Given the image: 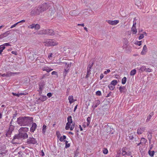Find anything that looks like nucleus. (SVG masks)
Segmentation results:
<instances>
[{"label": "nucleus", "instance_id": "obj_42", "mask_svg": "<svg viewBox=\"0 0 157 157\" xmlns=\"http://www.w3.org/2000/svg\"><path fill=\"white\" fill-rule=\"evenodd\" d=\"M56 134L58 138H60V136H61V134L60 132L59 131H57L56 132Z\"/></svg>", "mask_w": 157, "mask_h": 157}, {"label": "nucleus", "instance_id": "obj_24", "mask_svg": "<svg viewBox=\"0 0 157 157\" xmlns=\"http://www.w3.org/2000/svg\"><path fill=\"white\" fill-rule=\"evenodd\" d=\"M76 45L75 44H72L71 45L70 48H69L70 50L71 49L73 50V52L76 51Z\"/></svg>", "mask_w": 157, "mask_h": 157}, {"label": "nucleus", "instance_id": "obj_58", "mask_svg": "<svg viewBox=\"0 0 157 157\" xmlns=\"http://www.w3.org/2000/svg\"><path fill=\"white\" fill-rule=\"evenodd\" d=\"M10 134V132L9 131L6 134V136H9V135Z\"/></svg>", "mask_w": 157, "mask_h": 157}, {"label": "nucleus", "instance_id": "obj_52", "mask_svg": "<svg viewBox=\"0 0 157 157\" xmlns=\"http://www.w3.org/2000/svg\"><path fill=\"white\" fill-rule=\"evenodd\" d=\"M96 94L98 96H100L101 95V93L100 91H97L96 92Z\"/></svg>", "mask_w": 157, "mask_h": 157}, {"label": "nucleus", "instance_id": "obj_17", "mask_svg": "<svg viewBox=\"0 0 157 157\" xmlns=\"http://www.w3.org/2000/svg\"><path fill=\"white\" fill-rule=\"evenodd\" d=\"M29 128L27 127H21L19 130V132H25L29 131Z\"/></svg>", "mask_w": 157, "mask_h": 157}, {"label": "nucleus", "instance_id": "obj_47", "mask_svg": "<svg viewBox=\"0 0 157 157\" xmlns=\"http://www.w3.org/2000/svg\"><path fill=\"white\" fill-rule=\"evenodd\" d=\"M144 37V35L143 34H141L139 37V39L140 40L142 39Z\"/></svg>", "mask_w": 157, "mask_h": 157}, {"label": "nucleus", "instance_id": "obj_25", "mask_svg": "<svg viewBox=\"0 0 157 157\" xmlns=\"http://www.w3.org/2000/svg\"><path fill=\"white\" fill-rule=\"evenodd\" d=\"M8 151V150H6L4 151L3 152L0 153V157H3L6 155Z\"/></svg>", "mask_w": 157, "mask_h": 157}, {"label": "nucleus", "instance_id": "obj_7", "mask_svg": "<svg viewBox=\"0 0 157 157\" xmlns=\"http://www.w3.org/2000/svg\"><path fill=\"white\" fill-rule=\"evenodd\" d=\"M48 4L45 3L43 4L38 9L40 12H42L46 10L48 8Z\"/></svg>", "mask_w": 157, "mask_h": 157}, {"label": "nucleus", "instance_id": "obj_1", "mask_svg": "<svg viewBox=\"0 0 157 157\" xmlns=\"http://www.w3.org/2000/svg\"><path fill=\"white\" fill-rule=\"evenodd\" d=\"M33 118L29 117H19L17 119V123L21 125L24 126L28 124L33 121Z\"/></svg>", "mask_w": 157, "mask_h": 157}, {"label": "nucleus", "instance_id": "obj_57", "mask_svg": "<svg viewBox=\"0 0 157 157\" xmlns=\"http://www.w3.org/2000/svg\"><path fill=\"white\" fill-rule=\"evenodd\" d=\"M13 54H14L15 55H17V53L16 51H13L11 52Z\"/></svg>", "mask_w": 157, "mask_h": 157}, {"label": "nucleus", "instance_id": "obj_29", "mask_svg": "<svg viewBox=\"0 0 157 157\" xmlns=\"http://www.w3.org/2000/svg\"><path fill=\"white\" fill-rule=\"evenodd\" d=\"M147 138L149 139L150 143L151 141V140L152 138L151 133V132H148L147 133Z\"/></svg>", "mask_w": 157, "mask_h": 157}, {"label": "nucleus", "instance_id": "obj_30", "mask_svg": "<svg viewBox=\"0 0 157 157\" xmlns=\"http://www.w3.org/2000/svg\"><path fill=\"white\" fill-rule=\"evenodd\" d=\"M122 155L123 156L128 155H127V153L125 151V149L124 148L122 150Z\"/></svg>", "mask_w": 157, "mask_h": 157}, {"label": "nucleus", "instance_id": "obj_40", "mask_svg": "<svg viewBox=\"0 0 157 157\" xmlns=\"http://www.w3.org/2000/svg\"><path fill=\"white\" fill-rule=\"evenodd\" d=\"M108 86L109 89L111 90H113L114 88V86L111 85L110 84H109V85Z\"/></svg>", "mask_w": 157, "mask_h": 157}, {"label": "nucleus", "instance_id": "obj_41", "mask_svg": "<svg viewBox=\"0 0 157 157\" xmlns=\"http://www.w3.org/2000/svg\"><path fill=\"white\" fill-rule=\"evenodd\" d=\"M5 47L3 46V45H0V52H2L3 50L5 49Z\"/></svg>", "mask_w": 157, "mask_h": 157}, {"label": "nucleus", "instance_id": "obj_46", "mask_svg": "<svg viewBox=\"0 0 157 157\" xmlns=\"http://www.w3.org/2000/svg\"><path fill=\"white\" fill-rule=\"evenodd\" d=\"M152 70L151 69H150L149 68H146V70H145V71L146 72H150L152 71Z\"/></svg>", "mask_w": 157, "mask_h": 157}, {"label": "nucleus", "instance_id": "obj_9", "mask_svg": "<svg viewBox=\"0 0 157 157\" xmlns=\"http://www.w3.org/2000/svg\"><path fill=\"white\" fill-rule=\"evenodd\" d=\"M93 66V63L89 66L87 67V74L86 76V78H88L89 77L91 74V68Z\"/></svg>", "mask_w": 157, "mask_h": 157}, {"label": "nucleus", "instance_id": "obj_15", "mask_svg": "<svg viewBox=\"0 0 157 157\" xmlns=\"http://www.w3.org/2000/svg\"><path fill=\"white\" fill-rule=\"evenodd\" d=\"M68 99L69 102L70 104H71L76 101V100L74 99V97L72 95L69 96L68 97Z\"/></svg>", "mask_w": 157, "mask_h": 157}, {"label": "nucleus", "instance_id": "obj_48", "mask_svg": "<svg viewBox=\"0 0 157 157\" xmlns=\"http://www.w3.org/2000/svg\"><path fill=\"white\" fill-rule=\"evenodd\" d=\"M35 25L34 24H33L32 25H29V28H30V29H33L34 28H35Z\"/></svg>", "mask_w": 157, "mask_h": 157}, {"label": "nucleus", "instance_id": "obj_4", "mask_svg": "<svg viewBox=\"0 0 157 157\" xmlns=\"http://www.w3.org/2000/svg\"><path fill=\"white\" fill-rule=\"evenodd\" d=\"M19 133L18 134L15 135L13 137V139H25L28 138V135L27 133L25 132H19Z\"/></svg>", "mask_w": 157, "mask_h": 157}, {"label": "nucleus", "instance_id": "obj_38", "mask_svg": "<svg viewBox=\"0 0 157 157\" xmlns=\"http://www.w3.org/2000/svg\"><path fill=\"white\" fill-rule=\"evenodd\" d=\"M147 142V140L144 138H142L140 140V143L145 144Z\"/></svg>", "mask_w": 157, "mask_h": 157}, {"label": "nucleus", "instance_id": "obj_39", "mask_svg": "<svg viewBox=\"0 0 157 157\" xmlns=\"http://www.w3.org/2000/svg\"><path fill=\"white\" fill-rule=\"evenodd\" d=\"M66 136L63 135L62 136L60 137L59 140L60 141L62 142L64 140H65L66 139Z\"/></svg>", "mask_w": 157, "mask_h": 157}, {"label": "nucleus", "instance_id": "obj_21", "mask_svg": "<svg viewBox=\"0 0 157 157\" xmlns=\"http://www.w3.org/2000/svg\"><path fill=\"white\" fill-rule=\"evenodd\" d=\"M64 51L66 54H69L71 52L69 48L67 47H65L64 48Z\"/></svg>", "mask_w": 157, "mask_h": 157}, {"label": "nucleus", "instance_id": "obj_3", "mask_svg": "<svg viewBox=\"0 0 157 157\" xmlns=\"http://www.w3.org/2000/svg\"><path fill=\"white\" fill-rule=\"evenodd\" d=\"M44 43L45 45L48 47H52L58 45V43L54 39H47Z\"/></svg>", "mask_w": 157, "mask_h": 157}, {"label": "nucleus", "instance_id": "obj_55", "mask_svg": "<svg viewBox=\"0 0 157 157\" xmlns=\"http://www.w3.org/2000/svg\"><path fill=\"white\" fill-rule=\"evenodd\" d=\"M18 24V23H17L15 24H14V25H12L11 27H10V28L11 29H12L13 28V27H16V26Z\"/></svg>", "mask_w": 157, "mask_h": 157}, {"label": "nucleus", "instance_id": "obj_35", "mask_svg": "<svg viewBox=\"0 0 157 157\" xmlns=\"http://www.w3.org/2000/svg\"><path fill=\"white\" fill-rule=\"evenodd\" d=\"M87 126H88L90 124V121H91V118L90 117H88L87 119Z\"/></svg>", "mask_w": 157, "mask_h": 157}, {"label": "nucleus", "instance_id": "obj_23", "mask_svg": "<svg viewBox=\"0 0 157 157\" xmlns=\"http://www.w3.org/2000/svg\"><path fill=\"white\" fill-rule=\"evenodd\" d=\"M39 98L41 101H44L47 100V98L46 96H42Z\"/></svg>", "mask_w": 157, "mask_h": 157}, {"label": "nucleus", "instance_id": "obj_50", "mask_svg": "<svg viewBox=\"0 0 157 157\" xmlns=\"http://www.w3.org/2000/svg\"><path fill=\"white\" fill-rule=\"evenodd\" d=\"M110 72V70L109 69H107L106 71H105L104 72V73L105 75H107Z\"/></svg>", "mask_w": 157, "mask_h": 157}, {"label": "nucleus", "instance_id": "obj_27", "mask_svg": "<svg viewBox=\"0 0 157 157\" xmlns=\"http://www.w3.org/2000/svg\"><path fill=\"white\" fill-rule=\"evenodd\" d=\"M118 83V82L116 80H114L112 81L111 82V85L115 86Z\"/></svg>", "mask_w": 157, "mask_h": 157}, {"label": "nucleus", "instance_id": "obj_12", "mask_svg": "<svg viewBox=\"0 0 157 157\" xmlns=\"http://www.w3.org/2000/svg\"><path fill=\"white\" fill-rule=\"evenodd\" d=\"M136 23H134L131 28V31L132 32V33L134 34H136L137 32V30L136 27Z\"/></svg>", "mask_w": 157, "mask_h": 157}, {"label": "nucleus", "instance_id": "obj_33", "mask_svg": "<svg viewBox=\"0 0 157 157\" xmlns=\"http://www.w3.org/2000/svg\"><path fill=\"white\" fill-rule=\"evenodd\" d=\"M125 87L124 86H121L119 87V89L120 92L122 93L123 92H124V90H125Z\"/></svg>", "mask_w": 157, "mask_h": 157}, {"label": "nucleus", "instance_id": "obj_22", "mask_svg": "<svg viewBox=\"0 0 157 157\" xmlns=\"http://www.w3.org/2000/svg\"><path fill=\"white\" fill-rule=\"evenodd\" d=\"M48 34L50 35H53L55 34V32L53 30L48 29Z\"/></svg>", "mask_w": 157, "mask_h": 157}, {"label": "nucleus", "instance_id": "obj_18", "mask_svg": "<svg viewBox=\"0 0 157 157\" xmlns=\"http://www.w3.org/2000/svg\"><path fill=\"white\" fill-rule=\"evenodd\" d=\"M147 51V48L146 45H145L144 46L142 51L141 52V54L142 55H145Z\"/></svg>", "mask_w": 157, "mask_h": 157}, {"label": "nucleus", "instance_id": "obj_32", "mask_svg": "<svg viewBox=\"0 0 157 157\" xmlns=\"http://www.w3.org/2000/svg\"><path fill=\"white\" fill-rule=\"evenodd\" d=\"M136 73V71L135 69H133L132 70L130 73V75L131 76L134 75Z\"/></svg>", "mask_w": 157, "mask_h": 157}, {"label": "nucleus", "instance_id": "obj_56", "mask_svg": "<svg viewBox=\"0 0 157 157\" xmlns=\"http://www.w3.org/2000/svg\"><path fill=\"white\" fill-rule=\"evenodd\" d=\"M41 102V101L40 100L39 98H38L36 101V104H39Z\"/></svg>", "mask_w": 157, "mask_h": 157}, {"label": "nucleus", "instance_id": "obj_60", "mask_svg": "<svg viewBox=\"0 0 157 157\" xmlns=\"http://www.w3.org/2000/svg\"><path fill=\"white\" fill-rule=\"evenodd\" d=\"M4 37V34L0 35V40L3 38Z\"/></svg>", "mask_w": 157, "mask_h": 157}, {"label": "nucleus", "instance_id": "obj_43", "mask_svg": "<svg viewBox=\"0 0 157 157\" xmlns=\"http://www.w3.org/2000/svg\"><path fill=\"white\" fill-rule=\"evenodd\" d=\"M40 28V26L38 24H36L35 25V29H39Z\"/></svg>", "mask_w": 157, "mask_h": 157}, {"label": "nucleus", "instance_id": "obj_28", "mask_svg": "<svg viewBox=\"0 0 157 157\" xmlns=\"http://www.w3.org/2000/svg\"><path fill=\"white\" fill-rule=\"evenodd\" d=\"M47 126L45 125H44L42 127V132L43 134H45L46 131Z\"/></svg>", "mask_w": 157, "mask_h": 157}, {"label": "nucleus", "instance_id": "obj_6", "mask_svg": "<svg viewBox=\"0 0 157 157\" xmlns=\"http://www.w3.org/2000/svg\"><path fill=\"white\" fill-rule=\"evenodd\" d=\"M40 67L43 71H46L48 72H49L53 70L52 69L47 66L43 63L40 65Z\"/></svg>", "mask_w": 157, "mask_h": 157}, {"label": "nucleus", "instance_id": "obj_62", "mask_svg": "<svg viewBox=\"0 0 157 157\" xmlns=\"http://www.w3.org/2000/svg\"><path fill=\"white\" fill-rule=\"evenodd\" d=\"M82 125V126L84 128H86V126H87V124H86V122H84L83 123V124Z\"/></svg>", "mask_w": 157, "mask_h": 157}, {"label": "nucleus", "instance_id": "obj_36", "mask_svg": "<svg viewBox=\"0 0 157 157\" xmlns=\"http://www.w3.org/2000/svg\"><path fill=\"white\" fill-rule=\"evenodd\" d=\"M103 153L104 154H108V151L107 149L106 148H104L102 150Z\"/></svg>", "mask_w": 157, "mask_h": 157}, {"label": "nucleus", "instance_id": "obj_10", "mask_svg": "<svg viewBox=\"0 0 157 157\" xmlns=\"http://www.w3.org/2000/svg\"><path fill=\"white\" fill-rule=\"evenodd\" d=\"M100 101L99 100H97L94 101L93 102L92 107L94 109L99 105Z\"/></svg>", "mask_w": 157, "mask_h": 157}, {"label": "nucleus", "instance_id": "obj_19", "mask_svg": "<svg viewBox=\"0 0 157 157\" xmlns=\"http://www.w3.org/2000/svg\"><path fill=\"white\" fill-rule=\"evenodd\" d=\"M153 115V112H151L150 114L148 115V116L147 117V118L146 119V121L148 122L149 121L150 119H151L152 116Z\"/></svg>", "mask_w": 157, "mask_h": 157}, {"label": "nucleus", "instance_id": "obj_45", "mask_svg": "<svg viewBox=\"0 0 157 157\" xmlns=\"http://www.w3.org/2000/svg\"><path fill=\"white\" fill-rule=\"evenodd\" d=\"M18 156L19 157H23V154L21 151H20L18 153Z\"/></svg>", "mask_w": 157, "mask_h": 157}, {"label": "nucleus", "instance_id": "obj_31", "mask_svg": "<svg viewBox=\"0 0 157 157\" xmlns=\"http://www.w3.org/2000/svg\"><path fill=\"white\" fill-rule=\"evenodd\" d=\"M146 70V67L144 66H142L139 69V70L141 72H144V71H145Z\"/></svg>", "mask_w": 157, "mask_h": 157}, {"label": "nucleus", "instance_id": "obj_13", "mask_svg": "<svg viewBox=\"0 0 157 157\" xmlns=\"http://www.w3.org/2000/svg\"><path fill=\"white\" fill-rule=\"evenodd\" d=\"M146 130L145 127H141L137 129V133L138 134H140L143 133Z\"/></svg>", "mask_w": 157, "mask_h": 157}, {"label": "nucleus", "instance_id": "obj_54", "mask_svg": "<svg viewBox=\"0 0 157 157\" xmlns=\"http://www.w3.org/2000/svg\"><path fill=\"white\" fill-rule=\"evenodd\" d=\"M52 94L51 93H48L47 94V96L49 97V98H50L51 97H52Z\"/></svg>", "mask_w": 157, "mask_h": 157}, {"label": "nucleus", "instance_id": "obj_2", "mask_svg": "<svg viewBox=\"0 0 157 157\" xmlns=\"http://www.w3.org/2000/svg\"><path fill=\"white\" fill-rule=\"evenodd\" d=\"M67 122L66 124L65 128L66 130L69 129L71 130H73L75 127V123L73 122L71 116H69L67 117Z\"/></svg>", "mask_w": 157, "mask_h": 157}, {"label": "nucleus", "instance_id": "obj_63", "mask_svg": "<svg viewBox=\"0 0 157 157\" xmlns=\"http://www.w3.org/2000/svg\"><path fill=\"white\" fill-rule=\"evenodd\" d=\"M52 75H56L57 74V72L56 71H53L52 72Z\"/></svg>", "mask_w": 157, "mask_h": 157}, {"label": "nucleus", "instance_id": "obj_26", "mask_svg": "<svg viewBox=\"0 0 157 157\" xmlns=\"http://www.w3.org/2000/svg\"><path fill=\"white\" fill-rule=\"evenodd\" d=\"M148 153L151 157H152L154 156L155 154V151H151V150H149Z\"/></svg>", "mask_w": 157, "mask_h": 157}, {"label": "nucleus", "instance_id": "obj_11", "mask_svg": "<svg viewBox=\"0 0 157 157\" xmlns=\"http://www.w3.org/2000/svg\"><path fill=\"white\" fill-rule=\"evenodd\" d=\"M107 21L109 24L112 25H116L119 22V21L118 20H108Z\"/></svg>", "mask_w": 157, "mask_h": 157}, {"label": "nucleus", "instance_id": "obj_14", "mask_svg": "<svg viewBox=\"0 0 157 157\" xmlns=\"http://www.w3.org/2000/svg\"><path fill=\"white\" fill-rule=\"evenodd\" d=\"M36 124L35 123H33L32 124V126L30 129V131L31 132H33L36 128Z\"/></svg>", "mask_w": 157, "mask_h": 157}, {"label": "nucleus", "instance_id": "obj_61", "mask_svg": "<svg viewBox=\"0 0 157 157\" xmlns=\"http://www.w3.org/2000/svg\"><path fill=\"white\" fill-rule=\"evenodd\" d=\"M153 147V144H151L150 145L149 147V150H151V149H152V148Z\"/></svg>", "mask_w": 157, "mask_h": 157}, {"label": "nucleus", "instance_id": "obj_51", "mask_svg": "<svg viewBox=\"0 0 157 157\" xmlns=\"http://www.w3.org/2000/svg\"><path fill=\"white\" fill-rule=\"evenodd\" d=\"M129 138L130 140H132L134 138V137L133 136V135H132V134H129Z\"/></svg>", "mask_w": 157, "mask_h": 157}, {"label": "nucleus", "instance_id": "obj_59", "mask_svg": "<svg viewBox=\"0 0 157 157\" xmlns=\"http://www.w3.org/2000/svg\"><path fill=\"white\" fill-rule=\"evenodd\" d=\"M12 94L14 96H15L17 97H19L18 94H16L13 92L12 93Z\"/></svg>", "mask_w": 157, "mask_h": 157}, {"label": "nucleus", "instance_id": "obj_16", "mask_svg": "<svg viewBox=\"0 0 157 157\" xmlns=\"http://www.w3.org/2000/svg\"><path fill=\"white\" fill-rule=\"evenodd\" d=\"M48 29H44L39 32V34H48Z\"/></svg>", "mask_w": 157, "mask_h": 157}, {"label": "nucleus", "instance_id": "obj_53", "mask_svg": "<svg viewBox=\"0 0 157 157\" xmlns=\"http://www.w3.org/2000/svg\"><path fill=\"white\" fill-rule=\"evenodd\" d=\"M2 45H3V46L5 47V46H11V45H10L9 43H5L3 44Z\"/></svg>", "mask_w": 157, "mask_h": 157}, {"label": "nucleus", "instance_id": "obj_49", "mask_svg": "<svg viewBox=\"0 0 157 157\" xmlns=\"http://www.w3.org/2000/svg\"><path fill=\"white\" fill-rule=\"evenodd\" d=\"M135 44L139 46H140L141 45V41H137L136 42Z\"/></svg>", "mask_w": 157, "mask_h": 157}, {"label": "nucleus", "instance_id": "obj_64", "mask_svg": "<svg viewBox=\"0 0 157 157\" xmlns=\"http://www.w3.org/2000/svg\"><path fill=\"white\" fill-rule=\"evenodd\" d=\"M104 77V75L103 74H101L100 76V78L101 79Z\"/></svg>", "mask_w": 157, "mask_h": 157}, {"label": "nucleus", "instance_id": "obj_20", "mask_svg": "<svg viewBox=\"0 0 157 157\" xmlns=\"http://www.w3.org/2000/svg\"><path fill=\"white\" fill-rule=\"evenodd\" d=\"M17 73H16V72L13 73V72H11L9 71V72H7L6 73V77H10L13 75L16 74Z\"/></svg>", "mask_w": 157, "mask_h": 157}, {"label": "nucleus", "instance_id": "obj_5", "mask_svg": "<svg viewBox=\"0 0 157 157\" xmlns=\"http://www.w3.org/2000/svg\"><path fill=\"white\" fill-rule=\"evenodd\" d=\"M65 64L64 67V70L63 72V75L65 76L67 73L69 72L70 68L71 63V62L69 63H67L65 62L63 63Z\"/></svg>", "mask_w": 157, "mask_h": 157}, {"label": "nucleus", "instance_id": "obj_34", "mask_svg": "<svg viewBox=\"0 0 157 157\" xmlns=\"http://www.w3.org/2000/svg\"><path fill=\"white\" fill-rule=\"evenodd\" d=\"M52 57L53 54L52 53H50L48 55V58L49 60H51L52 59Z\"/></svg>", "mask_w": 157, "mask_h": 157}, {"label": "nucleus", "instance_id": "obj_44", "mask_svg": "<svg viewBox=\"0 0 157 157\" xmlns=\"http://www.w3.org/2000/svg\"><path fill=\"white\" fill-rule=\"evenodd\" d=\"M65 145L66 147H70V144L68 143V142L67 141H65Z\"/></svg>", "mask_w": 157, "mask_h": 157}, {"label": "nucleus", "instance_id": "obj_8", "mask_svg": "<svg viewBox=\"0 0 157 157\" xmlns=\"http://www.w3.org/2000/svg\"><path fill=\"white\" fill-rule=\"evenodd\" d=\"M27 143L29 144H34L37 143V141L33 137H29L27 140Z\"/></svg>", "mask_w": 157, "mask_h": 157}, {"label": "nucleus", "instance_id": "obj_37", "mask_svg": "<svg viewBox=\"0 0 157 157\" xmlns=\"http://www.w3.org/2000/svg\"><path fill=\"white\" fill-rule=\"evenodd\" d=\"M127 78L126 77H124L122 79V83L123 84H124L126 82Z\"/></svg>", "mask_w": 157, "mask_h": 157}]
</instances>
